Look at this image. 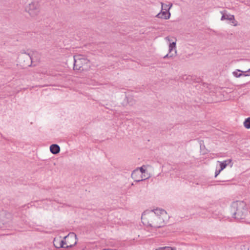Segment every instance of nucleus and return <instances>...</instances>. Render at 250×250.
<instances>
[{"mask_svg":"<svg viewBox=\"0 0 250 250\" xmlns=\"http://www.w3.org/2000/svg\"><path fill=\"white\" fill-rule=\"evenodd\" d=\"M19 62L23 67L30 66L32 64L33 57L26 53H21L19 57Z\"/></svg>","mask_w":250,"mask_h":250,"instance_id":"nucleus-5","label":"nucleus"},{"mask_svg":"<svg viewBox=\"0 0 250 250\" xmlns=\"http://www.w3.org/2000/svg\"><path fill=\"white\" fill-rule=\"evenodd\" d=\"M50 152L53 154H57L60 151V147L57 144L51 145L50 146Z\"/></svg>","mask_w":250,"mask_h":250,"instance_id":"nucleus-10","label":"nucleus"},{"mask_svg":"<svg viewBox=\"0 0 250 250\" xmlns=\"http://www.w3.org/2000/svg\"><path fill=\"white\" fill-rule=\"evenodd\" d=\"M248 71H250V69H249Z\"/></svg>","mask_w":250,"mask_h":250,"instance_id":"nucleus-21","label":"nucleus"},{"mask_svg":"<svg viewBox=\"0 0 250 250\" xmlns=\"http://www.w3.org/2000/svg\"><path fill=\"white\" fill-rule=\"evenodd\" d=\"M64 239H70V238H72V239L74 238L75 240H76V235H74V234L73 233L72 234H69L68 235L65 236L64 237Z\"/></svg>","mask_w":250,"mask_h":250,"instance_id":"nucleus-16","label":"nucleus"},{"mask_svg":"<svg viewBox=\"0 0 250 250\" xmlns=\"http://www.w3.org/2000/svg\"><path fill=\"white\" fill-rule=\"evenodd\" d=\"M156 250H173L171 248L167 247V248H160L158 249H156Z\"/></svg>","mask_w":250,"mask_h":250,"instance_id":"nucleus-19","label":"nucleus"},{"mask_svg":"<svg viewBox=\"0 0 250 250\" xmlns=\"http://www.w3.org/2000/svg\"><path fill=\"white\" fill-rule=\"evenodd\" d=\"M161 5H162V10H165V11H168L169 9L172 6V4L171 3L169 7L168 8V5L167 4H164L163 2H161Z\"/></svg>","mask_w":250,"mask_h":250,"instance_id":"nucleus-13","label":"nucleus"},{"mask_svg":"<svg viewBox=\"0 0 250 250\" xmlns=\"http://www.w3.org/2000/svg\"><path fill=\"white\" fill-rule=\"evenodd\" d=\"M74 70L83 71L88 67L89 60L84 56L76 55L74 57Z\"/></svg>","mask_w":250,"mask_h":250,"instance_id":"nucleus-3","label":"nucleus"},{"mask_svg":"<svg viewBox=\"0 0 250 250\" xmlns=\"http://www.w3.org/2000/svg\"><path fill=\"white\" fill-rule=\"evenodd\" d=\"M165 40L169 42V46H168L169 53H170L172 52V51L174 49H175L174 56H176L177 54V50L176 49V41L172 42H171V40L170 39V38L168 37H166ZM175 41H176V40H175Z\"/></svg>","mask_w":250,"mask_h":250,"instance_id":"nucleus-8","label":"nucleus"},{"mask_svg":"<svg viewBox=\"0 0 250 250\" xmlns=\"http://www.w3.org/2000/svg\"><path fill=\"white\" fill-rule=\"evenodd\" d=\"M244 126L246 128H250V117L248 118L244 122Z\"/></svg>","mask_w":250,"mask_h":250,"instance_id":"nucleus-14","label":"nucleus"},{"mask_svg":"<svg viewBox=\"0 0 250 250\" xmlns=\"http://www.w3.org/2000/svg\"><path fill=\"white\" fill-rule=\"evenodd\" d=\"M174 56V55L173 54H170V55L169 54H167L166 55H165L164 57V58L166 59V58H172Z\"/></svg>","mask_w":250,"mask_h":250,"instance_id":"nucleus-18","label":"nucleus"},{"mask_svg":"<svg viewBox=\"0 0 250 250\" xmlns=\"http://www.w3.org/2000/svg\"><path fill=\"white\" fill-rule=\"evenodd\" d=\"M221 13L222 14V16L221 18V21L227 20L231 21L233 26H236L238 25V22L235 20L234 15L225 14L223 13V12H221Z\"/></svg>","mask_w":250,"mask_h":250,"instance_id":"nucleus-6","label":"nucleus"},{"mask_svg":"<svg viewBox=\"0 0 250 250\" xmlns=\"http://www.w3.org/2000/svg\"><path fill=\"white\" fill-rule=\"evenodd\" d=\"M167 218V213L164 209L157 208L144 212L141 220L144 225L156 229L164 226L165 220Z\"/></svg>","mask_w":250,"mask_h":250,"instance_id":"nucleus-1","label":"nucleus"},{"mask_svg":"<svg viewBox=\"0 0 250 250\" xmlns=\"http://www.w3.org/2000/svg\"><path fill=\"white\" fill-rule=\"evenodd\" d=\"M140 173V175L142 176V175L143 174V173H145L146 171V170L143 167H141L140 168V171H139Z\"/></svg>","mask_w":250,"mask_h":250,"instance_id":"nucleus-17","label":"nucleus"},{"mask_svg":"<svg viewBox=\"0 0 250 250\" xmlns=\"http://www.w3.org/2000/svg\"><path fill=\"white\" fill-rule=\"evenodd\" d=\"M76 243H77V242H76V241H75L74 245H67L66 242L64 240H62L60 242V244L58 246L56 245L55 243H54V245L55 246V247H56V248H68L69 247H72L73 246V245L76 244Z\"/></svg>","mask_w":250,"mask_h":250,"instance_id":"nucleus-11","label":"nucleus"},{"mask_svg":"<svg viewBox=\"0 0 250 250\" xmlns=\"http://www.w3.org/2000/svg\"><path fill=\"white\" fill-rule=\"evenodd\" d=\"M156 17L158 18L167 20L170 18V13L169 11H162L161 10V12L158 13Z\"/></svg>","mask_w":250,"mask_h":250,"instance_id":"nucleus-9","label":"nucleus"},{"mask_svg":"<svg viewBox=\"0 0 250 250\" xmlns=\"http://www.w3.org/2000/svg\"><path fill=\"white\" fill-rule=\"evenodd\" d=\"M239 72H243V71L239 70V69H237L236 70V71L233 72V75L237 77V78H238V77H240L241 76H242L243 75V74L242 73H239Z\"/></svg>","mask_w":250,"mask_h":250,"instance_id":"nucleus-15","label":"nucleus"},{"mask_svg":"<svg viewBox=\"0 0 250 250\" xmlns=\"http://www.w3.org/2000/svg\"><path fill=\"white\" fill-rule=\"evenodd\" d=\"M222 170H220V169L218 170H216V171H215V177H217V176L220 173V172Z\"/></svg>","mask_w":250,"mask_h":250,"instance_id":"nucleus-20","label":"nucleus"},{"mask_svg":"<svg viewBox=\"0 0 250 250\" xmlns=\"http://www.w3.org/2000/svg\"><path fill=\"white\" fill-rule=\"evenodd\" d=\"M26 10L30 16L33 18L36 17L40 13L41 6L37 1H33L26 7Z\"/></svg>","mask_w":250,"mask_h":250,"instance_id":"nucleus-4","label":"nucleus"},{"mask_svg":"<svg viewBox=\"0 0 250 250\" xmlns=\"http://www.w3.org/2000/svg\"><path fill=\"white\" fill-rule=\"evenodd\" d=\"M247 212L246 204L244 202L237 201L231 205V212L233 217L236 219H243Z\"/></svg>","mask_w":250,"mask_h":250,"instance_id":"nucleus-2","label":"nucleus"},{"mask_svg":"<svg viewBox=\"0 0 250 250\" xmlns=\"http://www.w3.org/2000/svg\"><path fill=\"white\" fill-rule=\"evenodd\" d=\"M131 177L135 181L140 182L146 179H147V177H145L144 179L142 176L140 175V173L138 169H136L132 172Z\"/></svg>","mask_w":250,"mask_h":250,"instance_id":"nucleus-7","label":"nucleus"},{"mask_svg":"<svg viewBox=\"0 0 250 250\" xmlns=\"http://www.w3.org/2000/svg\"><path fill=\"white\" fill-rule=\"evenodd\" d=\"M231 162V160L230 159H228L223 162L218 161V162L220 163V170H222L224 168H225L227 166H228L229 163H230Z\"/></svg>","mask_w":250,"mask_h":250,"instance_id":"nucleus-12","label":"nucleus"}]
</instances>
